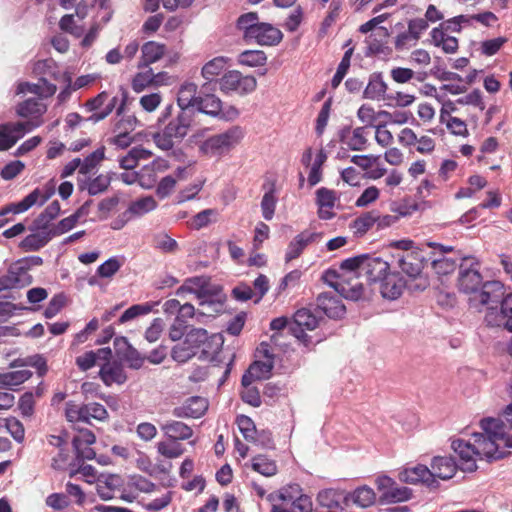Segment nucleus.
Here are the masks:
<instances>
[{
    "instance_id": "1",
    "label": "nucleus",
    "mask_w": 512,
    "mask_h": 512,
    "mask_svg": "<svg viewBox=\"0 0 512 512\" xmlns=\"http://www.w3.org/2000/svg\"><path fill=\"white\" fill-rule=\"evenodd\" d=\"M199 98L198 86L195 83L184 82L179 87L177 93L179 110L176 116L172 117L173 105H167L158 118L157 125L160 126L167 119H171L162 131L155 132L152 135V139L159 149H171L175 143H180L186 137L197 116Z\"/></svg>"
},
{
    "instance_id": "2",
    "label": "nucleus",
    "mask_w": 512,
    "mask_h": 512,
    "mask_svg": "<svg viewBox=\"0 0 512 512\" xmlns=\"http://www.w3.org/2000/svg\"><path fill=\"white\" fill-rule=\"evenodd\" d=\"M16 92L17 94L31 93L36 96L20 103L16 111L20 117L30 118L29 121L41 124L40 118L47 110L43 99L51 97L56 92V85L49 83L45 78H40L37 83H19Z\"/></svg>"
},
{
    "instance_id": "3",
    "label": "nucleus",
    "mask_w": 512,
    "mask_h": 512,
    "mask_svg": "<svg viewBox=\"0 0 512 512\" xmlns=\"http://www.w3.org/2000/svg\"><path fill=\"white\" fill-rule=\"evenodd\" d=\"M55 191L56 182L54 179H50L42 187L35 188L21 201L4 206L2 209H0V228L12 221V216L23 213L36 204H44L55 194Z\"/></svg>"
},
{
    "instance_id": "4",
    "label": "nucleus",
    "mask_w": 512,
    "mask_h": 512,
    "mask_svg": "<svg viewBox=\"0 0 512 512\" xmlns=\"http://www.w3.org/2000/svg\"><path fill=\"white\" fill-rule=\"evenodd\" d=\"M186 283H192L197 286L195 295L200 299L201 306L212 307L210 316L223 312V306L226 301V295L222 293V287L217 285L209 287L208 280L203 277L195 276L186 279Z\"/></svg>"
},
{
    "instance_id": "5",
    "label": "nucleus",
    "mask_w": 512,
    "mask_h": 512,
    "mask_svg": "<svg viewBox=\"0 0 512 512\" xmlns=\"http://www.w3.org/2000/svg\"><path fill=\"white\" fill-rule=\"evenodd\" d=\"M208 339V331L204 328L191 327L180 343L171 349V358L178 363H186L197 354V349Z\"/></svg>"
},
{
    "instance_id": "6",
    "label": "nucleus",
    "mask_w": 512,
    "mask_h": 512,
    "mask_svg": "<svg viewBox=\"0 0 512 512\" xmlns=\"http://www.w3.org/2000/svg\"><path fill=\"white\" fill-rule=\"evenodd\" d=\"M376 487L382 494L377 499L379 505L405 502L412 498V489L398 487L393 478L387 475L378 476L375 480Z\"/></svg>"
},
{
    "instance_id": "7",
    "label": "nucleus",
    "mask_w": 512,
    "mask_h": 512,
    "mask_svg": "<svg viewBox=\"0 0 512 512\" xmlns=\"http://www.w3.org/2000/svg\"><path fill=\"white\" fill-rule=\"evenodd\" d=\"M243 129L236 125L225 132L206 139L200 145L203 154H220L224 149H230L243 138Z\"/></svg>"
},
{
    "instance_id": "8",
    "label": "nucleus",
    "mask_w": 512,
    "mask_h": 512,
    "mask_svg": "<svg viewBox=\"0 0 512 512\" xmlns=\"http://www.w3.org/2000/svg\"><path fill=\"white\" fill-rule=\"evenodd\" d=\"M197 106V114L202 113L226 122L234 121L240 115L234 105L223 108V102L217 96L203 99L200 97Z\"/></svg>"
},
{
    "instance_id": "9",
    "label": "nucleus",
    "mask_w": 512,
    "mask_h": 512,
    "mask_svg": "<svg viewBox=\"0 0 512 512\" xmlns=\"http://www.w3.org/2000/svg\"><path fill=\"white\" fill-rule=\"evenodd\" d=\"M498 305L489 306L485 315V322L489 327H503L512 332V293L505 296Z\"/></svg>"
},
{
    "instance_id": "10",
    "label": "nucleus",
    "mask_w": 512,
    "mask_h": 512,
    "mask_svg": "<svg viewBox=\"0 0 512 512\" xmlns=\"http://www.w3.org/2000/svg\"><path fill=\"white\" fill-rule=\"evenodd\" d=\"M32 282L29 266L26 261L12 264L7 273L0 277V292L28 286Z\"/></svg>"
},
{
    "instance_id": "11",
    "label": "nucleus",
    "mask_w": 512,
    "mask_h": 512,
    "mask_svg": "<svg viewBox=\"0 0 512 512\" xmlns=\"http://www.w3.org/2000/svg\"><path fill=\"white\" fill-rule=\"evenodd\" d=\"M40 126L39 122H16L0 125V150L10 149L26 131Z\"/></svg>"
},
{
    "instance_id": "12",
    "label": "nucleus",
    "mask_w": 512,
    "mask_h": 512,
    "mask_svg": "<svg viewBox=\"0 0 512 512\" xmlns=\"http://www.w3.org/2000/svg\"><path fill=\"white\" fill-rule=\"evenodd\" d=\"M468 259L469 257H464L459 265L458 288L460 292L465 294L478 292V289L484 283L481 273L474 268V265H479L478 261L471 263L469 267H465L464 262Z\"/></svg>"
},
{
    "instance_id": "13",
    "label": "nucleus",
    "mask_w": 512,
    "mask_h": 512,
    "mask_svg": "<svg viewBox=\"0 0 512 512\" xmlns=\"http://www.w3.org/2000/svg\"><path fill=\"white\" fill-rule=\"evenodd\" d=\"M398 266L407 276H417L422 273L424 266L429 261V256L426 257L424 250L416 247L407 254L398 253L396 256Z\"/></svg>"
},
{
    "instance_id": "14",
    "label": "nucleus",
    "mask_w": 512,
    "mask_h": 512,
    "mask_svg": "<svg viewBox=\"0 0 512 512\" xmlns=\"http://www.w3.org/2000/svg\"><path fill=\"white\" fill-rule=\"evenodd\" d=\"M333 320H341L345 317L346 306L340 297L332 292H322L316 298V309Z\"/></svg>"
},
{
    "instance_id": "15",
    "label": "nucleus",
    "mask_w": 512,
    "mask_h": 512,
    "mask_svg": "<svg viewBox=\"0 0 512 512\" xmlns=\"http://www.w3.org/2000/svg\"><path fill=\"white\" fill-rule=\"evenodd\" d=\"M249 43L252 40L261 46H276L283 39V33L270 23L261 22L256 27L249 29Z\"/></svg>"
},
{
    "instance_id": "16",
    "label": "nucleus",
    "mask_w": 512,
    "mask_h": 512,
    "mask_svg": "<svg viewBox=\"0 0 512 512\" xmlns=\"http://www.w3.org/2000/svg\"><path fill=\"white\" fill-rule=\"evenodd\" d=\"M208 409V401L201 396L187 398L181 406L174 407L173 416L177 418H200Z\"/></svg>"
},
{
    "instance_id": "17",
    "label": "nucleus",
    "mask_w": 512,
    "mask_h": 512,
    "mask_svg": "<svg viewBox=\"0 0 512 512\" xmlns=\"http://www.w3.org/2000/svg\"><path fill=\"white\" fill-rule=\"evenodd\" d=\"M324 318L317 316L310 308H300L293 315V321L289 325V333H302V330H314Z\"/></svg>"
},
{
    "instance_id": "18",
    "label": "nucleus",
    "mask_w": 512,
    "mask_h": 512,
    "mask_svg": "<svg viewBox=\"0 0 512 512\" xmlns=\"http://www.w3.org/2000/svg\"><path fill=\"white\" fill-rule=\"evenodd\" d=\"M406 288V280L400 272H390L380 281V293L389 300L398 299Z\"/></svg>"
},
{
    "instance_id": "19",
    "label": "nucleus",
    "mask_w": 512,
    "mask_h": 512,
    "mask_svg": "<svg viewBox=\"0 0 512 512\" xmlns=\"http://www.w3.org/2000/svg\"><path fill=\"white\" fill-rule=\"evenodd\" d=\"M98 375L107 387H110L112 384L123 385L128 379L123 364L118 360L102 364Z\"/></svg>"
},
{
    "instance_id": "20",
    "label": "nucleus",
    "mask_w": 512,
    "mask_h": 512,
    "mask_svg": "<svg viewBox=\"0 0 512 512\" xmlns=\"http://www.w3.org/2000/svg\"><path fill=\"white\" fill-rule=\"evenodd\" d=\"M124 485V479L119 474L101 473L97 477L96 491L103 501L114 498L113 491L120 489Z\"/></svg>"
},
{
    "instance_id": "21",
    "label": "nucleus",
    "mask_w": 512,
    "mask_h": 512,
    "mask_svg": "<svg viewBox=\"0 0 512 512\" xmlns=\"http://www.w3.org/2000/svg\"><path fill=\"white\" fill-rule=\"evenodd\" d=\"M321 233L303 231L290 241L285 254V261L290 262L298 258L304 249L321 237Z\"/></svg>"
},
{
    "instance_id": "22",
    "label": "nucleus",
    "mask_w": 512,
    "mask_h": 512,
    "mask_svg": "<svg viewBox=\"0 0 512 512\" xmlns=\"http://www.w3.org/2000/svg\"><path fill=\"white\" fill-rule=\"evenodd\" d=\"M390 263L379 256H371L365 261V275L370 283L380 282L390 271Z\"/></svg>"
},
{
    "instance_id": "23",
    "label": "nucleus",
    "mask_w": 512,
    "mask_h": 512,
    "mask_svg": "<svg viewBox=\"0 0 512 512\" xmlns=\"http://www.w3.org/2000/svg\"><path fill=\"white\" fill-rule=\"evenodd\" d=\"M505 287L498 280L486 281L479 292V302L482 305L500 303L505 298Z\"/></svg>"
},
{
    "instance_id": "24",
    "label": "nucleus",
    "mask_w": 512,
    "mask_h": 512,
    "mask_svg": "<svg viewBox=\"0 0 512 512\" xmlns=\"http://www.w3.org/2000/svg\"><path fill=\"white\" fill-rule=\"evenodd\" d=\"M460 469L452 456H434L431 460V470L436 474L438 479L449 480Z\"/></svg>"
},
{
    "instance_id": "25",
    "label": "nucleus",
    "mask_w": 512,
    "mask_h": 512,
    "mask_svg": "<svg viewBox=\"0 0 512 512\" xmlns=\"http://www.w3.org/2000/svg\"><path fill=\"white\" fill-rule=\"evenodd\" d=\"M451 447L462 461L461 465H459L460 470L469 473L477 470L478 466L473 458V448L470 442H466L463 439H456L452 441Z\"/></svg>"
},
{
    "instance_id": "26",
    "label": "nucleus",
    "mask_w": 512,
    "mask_h": 512,
    "mask_svg": "<svg viewBox=\"0 0 512 512\" xmlns=\"http://www.w3.org/2000/svg\"><path fill=\"white\" fill-rule=\"evenodd\" d=\"M262 190L265 191L262 201H261V209L262 215L265 220H271L275 214V208L277 204L276 197V180L275 179H266L262 185Z\"/></svg>"
},
{
    "instance_id": "27",
    "label": "nucleus",
    "mask_w": 512,
    "mask_h": 512,
    "mask_svg": "<svg viewBox=\"0 0 512 512\" xmlns=\"http://www.w3.org/2000/svg\"><path fill=\"white\" fill-rule=\"evenodd\" d=\"M165 51V44L155 41H148L144 43L141 48L142 55L138 63V68L143 69L148 67L150 64L157 62L164 56Z\"/></svg>"
},
{
    "instance_id": "28",
    "label": "nucleus",
    "mask_w": 512,
    "mask_h": 512,
    "mask_svg": "<svg viewBox=\"0 0 512 512\" xmlns=\"http://www.w3.org/2000/svg\"><path fill=\"white\" fill-rule=\"evenodd\" d=\"M165 436L173 443L178 440H187L192 437L193 429L181 421H167L161 425Z\"/></svg>"
},
{
    "instance_id": "29",
    "label": "nucleus",
    "mask_w": 512,
    "mask_h": 512,
    "mask_svg": "<svg viewBox=\"0 0 512 512\" xmlns=\"http://www.w3.org/2000/svg\"><path fill=\"white\" fill-rule=\"evenodd\" d=\"M280 492L285 496L282 498L284 504L298 507V501L301 499L303 500V502H301L303 505L305 504L307 508L313 509L311 497L302 493V488L299 484L292 483L284 486L280 489Z\"/></svg>"
},
{
    "instance_id": "30",
    "label": "nucleus",
    "mask_w": 512,
    "mask_h": 512,
    "mask_svg": "<svg viewBox=\"0 0 512 512\" xmlns=\"http://www.w3.org/2000/svg\"><path fill=\"white\" fill-rule=\"evenodd\" d=\"M388 86L387 83L383 80V76L381 72H374L370 75L367 86L363 91V98L365 99H378L382 97L386 99L388 95L387 92Z\"/></svg>"
},
{
    "instance_id": "31",
    "label": "nucleus",
    "mask_w": 512,
    "mask_h": 512,
    "mask_svg": "<svg viewBox=\"0 0 512 512\" xmlns=\"http://www.w3.org/2000/svg\"><path fill=\"white\" fill-rule=\"evenodd\" d=\"M223 344L224 337L221 333H214L212 335H208L207 341L202 344L203 349L201 351L199 359L204 360L209 355H211L210 362L219 363L220 360L218 359V355L222 350Z\"/></svg>"
},
{
    "instance_id": "32",
    "label": "nucleus",
    "mask_w": 512,
    "mask_h": 512,
    "mask_svg": "<svg viewBox=\"0 0 512 512\" xmlns=\"http://www.w3.org/2000/svg\"><path fill=\"white\" fill-rule=\"evenodd\" d=\"M506 425L505 419L500 418L485 417L480 420V427L487 435H490L494 442L497 440L504 441L507 434L504 431Z\"/></svg>"
},
{
    "instance_id": "33",
    "label": "nucleus",
    "mask_w": 512,
    "mask_h": 512,
    "mask_svg": "<svg viewBox=\"0 0 512 512\" xmlns=\"http://www.w3.org/2000/svg\"><path fill=\"white\" fill-rule=\"evenodd\" d=\"M111 183V177H104L103 174L98 175L94 179H78V188L81 191L87 190L90 196L98 195L106 191Z\"/></svg>"
},
{
    "instance_id": "34",
    "label": "nucleus",
    "mask_w": 512,
    "mask_h": 512,
    "mask_svg": "<svg viewBox=\"0 0 512 512\" xmlns=\"http://www.w3.org/2000/svg\"><path fill=\"white\" fill-rule=\"evenodd\" d=\"M349 499H351L355 505L361 508H367L376 502V494L371 487L363 485L356 488L352 493H349L345 497V502Z\"/></svg>"
},
{
    "instance_id": "35",
    "label": "nucleus",
    "mask_w": 512,
    "mask_h": 512,
    "mask_svg": "<svg viewBox=\"0 0 512 512\" xmlns=\"http://www.w3.org/2000/svg\"><path fill=\"white\" fill-rule=\"evenodd\" d=\"M426 476H431V470L423 464H418L412 468H406L399 473L400 481L408 484L423 483Z\"/></svg>"
},
{
    "instance_id": "36",
    "label": "nucleus",
    "mask_w": 512,
    "mask_h": 512,
    "mask_svg": "<svg viewBox=\"0 0 512 512\" xmlns=\"http://www.w3.org/2000/svg\"><path fill=\"white\" fill-rule=\"evenodd\" d=\"M473 455L479 457V459H486L488 463L506 458L511 453L509 451H500L498 444L495 442V449L489 445H472Z\"/></svg>"
},
{
    "instance_id": "37",
    "label": "nucleus",
    "mask_w": 512,
    "mask_h": 512,
    "mask_svg": "<svg viewBox=\"0 0 512 512\" xmlns=\"http://www.w3.org/2000/svg\"><path fill=\"white\" fill-rule=\"evenodd\" d=\"M48 446L57 448V456L52 458L51 467L54 470H62L64 465V430L60 431L59 434H48L47 435Z\"/></svg>"
},
{
    "instance_id": "38",
    "label": "nucleus",
    "mask_w": 512,
    "mask_h": 512,
    "mask_svg": "<svg viewBox=\"0 0 512 512\" xmlns=\"http://www.w3.org/2000/svg\"><path fill=\"white\" fill-rule=\"evenodd\" d=\"M35 233L27 235L21 242L20 248L25 252L37 251L49 241L48 233L44 229H37Z\"/></svg>"
},
{
    "instance_id": "39",
    "label": "nucleus",
    "mask_w": 512,
    "mask_h": 512,
    "mask_svg": "<svg viewBox=\"0 0 512 512\" xmlns=\"http://www.w3.org/2000/svg\"><path fill=\"white\" fill-rule=\"evenodd\" d=\"M251 467L255 472L266 477H271L278 471L276 462L262 454L253 457Z\"/></svg>"
},
{
    "instance_id": "40",
    "label": "nucleus",
    "mask_w": 512,
    "mask_h": 512,
    "mask_svg": "<svg viewBox=\"0 0 512 512\" xmlns=\"http://www.w3.org/2000/svg\"><path fill=\"white\" fill-rule=\"evenodd\" d=\"M157 206V201L149 195L132 201L127 209L132 217H139L156 209Z\"/></svg>"
},
{
    "instance_id": "41",
    "label": "nucleus",
    "mask_w": 512,
    "mask_h": 512,
    "mask_svg": "<svg viewBox=\"0 0 512 512\" xmlns=\"http://www.w3.org/2000/svg\"><path fill=\"white\" fill-rule=\"evenodd\" d=\"M429 261H431L433 270L439 276L449 275L453 273L457 267L456 260L445 257L444 255L440 258H436L435 252L429 253Z\"/></svg>"
},
{
    "instance_id": "42",
    "label": "nucleus",
    "mask_w": 512,
    "mask_h": 512,
    "mask_svg": "<svg viewBox=\"0 0 512 512\" xmlns=\"http://www.w3.org/2000/svg\"><path fill=\"white\" fill-rule=\"evenodd\" d=\"M237 62L248 67H260L266 64L267 56L262 50H245L238 55Z\"/></svg>"
},
{
    "instance_id": "43",
    "label": "nucleus",
    "mask_w": 512,
    "mask_h": 512,
    "mask_svg": "<svg viewBox=\"0 0 512 512\" xmlns=\"http://www.w3.org/2000/svg\"><path fill=\"white\" fill-rule=\"evenodd\" d=\"M32 376L30 370H17L0 374V387L10 388L18 386Z\"/></svg>"
},
{
    "instance_id": "44",
    "label": "nucleus",
    "mask_w": 512,
    "mask_h": 512,
    "mask_svg": "<svg viewBox=\"0 0 512 512\" xmlns=\"http://www.w3.org/2000/svg\"><path fill=\"white\" fill-rule=\"evenodd\" d=\"M321 280L332 288L336 293L339 292V289L343 284H350V279L346 278L343 273H340L339 270L334 268L326 269L321 276Z\"/></svg>"
},
{
    "instance_id": "45",
    "label": "nucleus",
    "mask_w": 512,
    "mask_h": 512,
    "mask_svg": "<svg viewBox=\"0 0 512 512\" xmlns=\"http://www.w3.org/2000/svg\"><path fill=\"white\" fill-rule=\"evenodd\" d=\"M61 206L58 201H53L46 209L34 220L36 229H46L49 224L59 215Z\"/></svg>"
},
{
    "instance_id": "46",
    "label": "nucleus",
    "mask_w": 512,
    "mask_h": 512,
    "mask_svg": "<svg viewBox=\"0 0 512 512\" xmlns=\"http://www.w3.org/2000/svg\"><path fill=\"white\" fill-rule=\"evenodd\" d=\"M375 210L362 213L351 223V227L356 229L355 234L357 236H363L366 234L375 224Z\"/></svg>"
},
{
    "instance_id": "47",
    "label": "nucleus",
    "mask_w": 512,
    "mask_h": 512,
    "mask_svg": "<svg viewBox=\"0 0 512 512\" xmlns=\"http://www.w3.org/2000/svg\"><path fill=\"white\" fill-rule=\"evenodd\" d=\"M367 259V253L347 258L339 264V270L352 273L354 277L358 278L360 276L359 270H364L365 261Z\"/></svg>"
},
{
    "instance_id": "48",
    "label": "nucleus",
    "mask_w": 512,
    "mask_h": 512,
    "mask_svg": "<svg viewBox=\"0 0 512 512\" xmlns=\"http://www.w3.org/2000/svg\"><path fill=\"white\" fill-rule=\"evenodd\" d=\"M78 473L86 478L87 483L92 484L95 482L97 484L98 476H96V470L92 465L85 464L84 462L78 463L77 461L69 463V476L74 477Z\"/></svg>"
},
{
    "instance_id": "49",
    "label": "nucleus",
    "mask_w": 512,
    "mask_h": 512,
    "mask_svg": "<svg viewBox=\"0 0 512 512\" xmlns=\"http://www.w3.org/2000/svg\"><path fill=\"white\" fill-rule=\"evenodd\" d=\"M240 80L241 72L238 70H230L218 79L219 88L225 94L236 91L241 84Z\"/></svg>"
},
{
    "instance_id": "50",
    "label": "nucleus",
    "mask_w": 512,
    "mask_h": 512,
    "mask_svg": "<svg viewBox=\"0 0 512 512\" xmlns=\"http://www.w3.org/2000/svg\"><path fill=\"white\" fill-rule=\"evenodd\" d=\"M228 58L218 56L207 62L201 70V74L205 79H215L220 75L227 64Z\"/></svg>"
},
{
    "instance_id": "51",
    "label": "nucleus",
    "mask_w": 512,
    "mask_h": 512,
    "mask_svg": "<svg viewBox=\"0 0 512 512\" xmlns=\"http://www.w3.org/2000/svg\"><path fill=\"white\" fill-rule=\"evenodd\" d=\"M104 158L105 146H101L82 160L83 164L79 169V174H82L86 177L87 174H89L90 171L94 169Z\"/></svg>"
},
{
    "instance_id": "52",
    "label": "nucleus",
    "mask_w": 512,
    "mask_h": 512,
    "mask_svg": "<svg viewBox=\"0 0 512 512\" xmlns=\"http://www.w3.org/2000/svg\"><path fill=\"white\" fill-rule=\"evenodd\" d=\"M258 19L259 17L256 12L244 13L238 17L236 26L239 30L243 31V39L246 43H249V37L251 36L248 31L258 25Z\"/></svg>"
},
{
    "instance_id": "53",
    "label": "nucleus",
    "mask_w": 512,
    "mask_h": 512,
    "mask_svg": "<svg viewBox=\"0 0 512 512\" xmlns=\"http://www.w3.org/2000/svg\"><path fill=\"white\" fill-rule=\"evenodd\" d=\"M341 11V3L337 0H332L329 12L323 19L321 26L318 31V36L323 38L328 33V29L332 26L335 20L339 17Z\"/></svg>"
},
{
    "instance_id": "54",
    "label": "nucleus",
    "mask_w": 512,
    "mask_h": 512,
    "mask_svg": "<svg viewBox=\"0 0 512 512\" xmlns=\"http://www.w3.org/2000/svg\"><path fill=\"white\" fill-rule=\"evenodd\" d=\"M106 117V112L103 110L100 112H95L92 115H90L87 118L82 117L80 114L73 112L66 115V126L70 129H75L78 125H80L83 122H93L97 123L101 120H104Z\"/></svg>"
},
{
    "instance_id": "55",
    "label": "nucleus",
    "mask_w": 512,
    "mask_h": 512,
    "mask_svg": "<svg viewBox=\"0 0 512 512\" xmlns=\"http://www.w3.org/2000/svg\"><path fill=\"white\" fill-rule=\"evenodd\" d=\"M152 311V305L150 303L134 304L126 309L119 317L117 323L124 324L128 321L135 319L138 316L146 315Z\"/></svg>"
},
{
    "instance_id": "56",
    "label": "nucleus",
    "mask_w": 512,
    "mask_h": 512,
    "mask_svg": "<svg viewBox=\"0 0 512 512\" xmlns=\"http://www.w3.org/2000/svg\"><path fill=\"white\" fill-rule=\"evenodd\" d=\"M138 173V184L140 187L146 190H150L155 187L157 182V173L154 168L150 165H144Z\"/></svg>"
},
{
    "instance_id": "57",
    "label": "nucleus",
    "mask_w": 512,
    "mask_h": 512,
    "mask_svg": "<svg viewBox=\"0 0 512 512\" xmlns=\"http://www.w3.org/2000/svg\"><path fill=\"white\" fill-rule=\"evenodd\" d=\"M72 428L78 432V434L72 438L73 448H79V445L95 443L96 436L91 430L87 428H81L75 423H73Z\"/></svg>"
},
{
    "instance_id": "58",
    "label": "nucleus",
    "mask_w": 512,
    "mask_h": 512,
    "mask_svg": "<svg viewBox=\"0 0 512 512\" xmlns=\"http://www.w3.org/2000/svg\"><path fill=\"white\" fill-rule=\"evenodd\" d=\"M236 424L239 427L241 434L246 441L253 439V435L257 433V428L254 421L247 415H238L236 417Z\"/></svg>"
},
{
    "instance_id": "59",
    "label": "nucleus",
    "mask_w": 512,
    "mask_h": 512,
    "mask_svg": "<svg viewBox=\"0 0 512 512\" xmlns=\"http://www.w3.org/2000/svg\"><path fill=\"white\" fill-rule=\"evenodd\" d=\"M126 348L128 350L121 359V362H126L128 367L131 369H140L145 361V355H142L132 344Z\"/></svg>"
},
{
    "instance_id": "60",
    "label": "nucleus",
    "mask_w": 512,
    "mask_h": 512,
    "mask_svg": "<svg viewBox=\"0 0 512 512\" xmlns=\"http://www.w3.org/2000/svg\"><path fill=\"white\" fill-rule=\"evenodd\" d=\"M122 266V263L119 261L117 257H110L105 262H103L101 265L97 268V276L101 278H111L113 275H115L120 267Z\"/></svg>"
},
{
    "instance_id": "61",
    "label": "nucleus",
    "mask_w": 512,
    "mask_h": 512,
    "mask_svg": "<svg viewBox=\"0 0 512 512\" xmlns=\"http://www.w3.org/2000/svg\"><path fill=\"white\" fill-rule=\"evenodd\" d=\"M249 442L254 443L255 445L261 447L266 450H274L275 442L273 439V434L269 429L257 430V433L253 435V439Z\"/></svg>"
},
{
    "instance_id": "62",
    "label": "nucleus",
    "mask_w": 512,
    "mask_h": 512,
    "mask_svg": "<svg viewBox=\"0 0 512 512\" xmlns=\"http://www.w3.org/2000/svg\"><path fill=\"white\" fill-rule=\"evenodd\" d=\"M337 200L336 192L326 187H321L316 191V204L319 208H333Z\"/></svg>"
},
{
    "instance_id": "63",
    "label": "nucleus",
    "mask_w": 512,
    "mask_h": 512,
    "mask_svg": "<svg viewBox=\"0 0 512 512\" xmlns=\"http://www.w3.org/2000/svg\"><path fill=\"white\" fill-rule=\"evenodd\" d=\"M332 103L333 99L332 97H329L322 105V108L317 116L315 132L318 136H321L323 134L327 126Z\"/></svg>"
},
{
    "instance_id": "64",
    "label": "nucleus",
    "mask_w": 512,
    "mask_h": 512,
    "mask_svg": "<svg viewBox=\"0 0 512 512\" xmlns=\"http://www.w3.org/2000/svg\"><path fill=\"white\" fill-rule=\"evenodd\" d=\"M149 85H153L152 68H148V70L144 72H138L132 80V89L136 93L142 92Z\"/></svg>"
}]
</instances>
